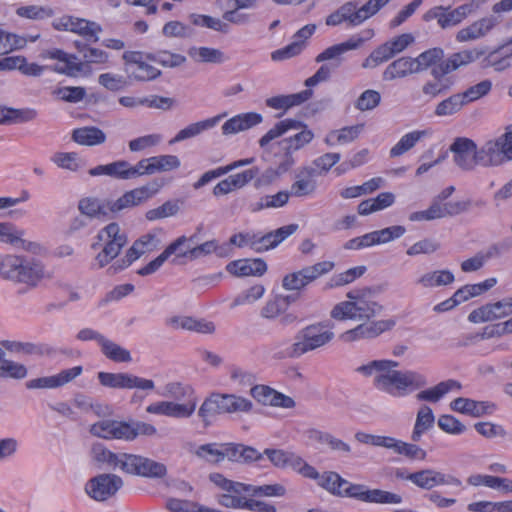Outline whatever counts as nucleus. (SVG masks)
<instances>
[{"instance_id": "14", "label": "nucleus", "mask_w": 512, "mask_h": 512, "mask_svg": "<svg viewBox=\"0 0 512 512\" xmlns=\"http://www.w3.org/2000/svg\"><path fill=\"white\" fill-rule=\"evenodd\" d=\"M475 8L473 3L463 4L452 10L450 7L435 6L423 15V20L426 22L437 20L442 29H447L461 23Z\"/></svg>"}, {"instance_id": "6", "label": "nucleus", "mask_w": 512, "mask_h": 512, "mask_svg": "<svg viewBox=\"0 0 512 512\" xmlns=\"http://www.w3.org/2000/svg\"><path fill=\"white\" fill-rule=\"evenodd\" d=\"M44 274L43 264L35 258L19 255L0 257V276L3 279L35 286Z\"/></svg>"}, {"instance_id": "55", "label": "nucleus", "mask_w": 512, "mask_h": 512, "mask_svg": "<svg viewBox=\"0 0 512 512\" xmlns=\"http://www.w3.org/2000/svg\"><path fill=\"white\" fill-rule=\"evenodd\" d=\"M164 396L171 397L175 400H184L189 402L192 399H198L194 389L189 385H183L179 382H170L165 385Z\"/></svg>"}, {"instance_id": "29", "label": "nucleus", "mask_w": 512, "mask_h": 512, "mask_svg": "<svg viewBox=\"0 0 512 512\" xmlns=\"http://www.w3.org/2000/svg\"><path fill=\"white\" fill-rule=\"evenodd\" d=\"M263 122V116L257 112H246L237 114L228 119L222 125V134L225 136L234 135L249 130Z\"/></svg>"}, {"instance_id": "30", "label": "nucleus", "mask_w": 512, "mask_h": 512, "mask_svg": "<svg viewBox=\"0 0 512 512\" xmlns=\"http://www.w3.org/2000/svg\"><path fill=\"white\" fill-rule=\"evenodd\" d=\"M479 55L477 51H461L451 55L445 61H442L431 70L433 77H444L445 75L457 70L459 67L474 61Z\"/></svg>"}, {"instance_id": "23", "label": "nucleus", "mask_w": 512, "mask_h": 512, "mask_svg": "<svg viewBox=\"0 0 512 512\" xmlns=\"http://www.w3.org/2000/svg\"><path fill=\"white\" fill-rule=\"evenodd\" d=\"M405 232L403 226H388L379 231L367 233L361 237H356L345 243V249H360L375 244L389 242L395 238H399Z\"/></svg>"}, {"instance_id": "64", "label": "nucleus", "mask_w": 512, "mask_h": 512, "mask_svg": "<svg viewBox=\"0 0 512 512\" xmlns=\"http://www.w3.org/2000/svg\"><path fill=\"white\" fill-rule=\"evenodd\" d=\"M51 161L59 168L77 171L80 167V159L75 152H57L51 157Z\"/></svg>"}, {"instance_id": "56", "label": "nucleus", "mask_w": 512, "mask_h": 512, "mask_svg": "<svg viewBox=\"0 0 512 512\" xmlns=\"http://www.w3.org/2000/svg\"><path fill=\"white\" fill-rule=\"evenodd\" d=\"M151 168L149 172H167L180 167V159L175 155H159L149 158Z\"/></svg>"}, {"instance_id": "48", "label": "nucleus", "mask_w": 512, "mask_h": 512, "mask_svg": "<svg viewBox=\"0 0 512 512\" xmlns=\"http://www.w3.org/2000/svg\"><path fill=\"white\" fill-rule=\"evenodd\" d=\"M333 268L334 263L331 261H322L315 263L314 265L302 268L298 272L301 277L303 287L305 288L308 284L312 283L320 276L329 273Z\"/></svg>"}, {"instance_id": "12", "label": "nucleus", "mask_w": 512, "mask_h": 512, "mask_svg": "<svg viewBox=\"0 0 512 512\" xmlns=\"http://www.w3.org/2000/svg\"><path fill=\"white\" fill-rule=\"evenodd\" d=\"M512 161V124L494 142H488L485 150L482 149V164L499 166Z\"/></svg>"}, {"instance_id": "17", "label": "nucleus", "mask_w": 512, "mask_h": 512, "mask_svg": "<svg viewBox=\"0 0 512 512\" xmlns=\"http://www.w3.org/2000/svg\"><path fill=\"white\" fill-rule=\"evenodd\" d=\"M124 467V473L146 478H162L167 473V468L163 463L136 454L128 455Z\"/></svg>"}, {"instance_id": "57", "label": "nucleus", "mask_w": 512, "mask_h": 512, "mask_svg": "<svg viewBox=\"0 0 512 512\" xmlns=\"http://www.w3.org/2000/svg\"><path fill=\"white\" fill-rule=\"evenodd\" d=\"M443 56L444 51L441 48H431L420 53L416 58H413L418 73L435 65Z\"/></svg>"}, {"instance_id": "19", "label": "nucleus", "mask_w": 512, "mask_h": 512, "mask_svg": "<svg viewBox=\"0 0 512 512\" xmlns=\"http://www.w3.org/2000/svg\"><path fill=\"white\" fill-rule=\"evenodd\" d=\"M40 56L43 59L55 60L56 63L47 68L59 74L76 76L83 70V63L76 55L66 53L61 49L43 50Z\"/></svg>"}, {"instance_id": "36", "label": "nucleus", "mask_w": 512, "mask_h": 512, "mask_svg": "<svg viewBox=\"0 0 512 512\" xmlns=\"http://www.w3.org/2000/svg\"><path fill=\"white\" fill-rule=\"evenodd\" d=\"M435 415L432 409L427 405H422L416 415L414 428L411 434L413 442H419L424 433L428 432L434 427Z\"/></svg>"}, {"instance_id": "32", "label": "nucleus", "mask_w": 512, "mask_h": 512, "mask_svg": "<svg viewBox=\"0 0 512 512\" xmlns=\"http://www.w3.org/2000/svg\"><path fill=\"white\" fill-rule=\"evenodd\" d=\"M226 114H219L214 117L201 120L195 123H191L188 126L181 129L173 139L170 140V144L178 143L190 138H194L201 133L214 128Z\"/></svg>"}, {"instance_id": "11", "label": "nucleus", "mask_w": 512, "mask_h": 512, "mask_svg": "<svg viewBox=\"0 0 512 512\" xmlns=\"http://www.w3.org/2000/svg\"><path fill=\"white\" fill-rule=\"evenodd\" d=\"M340 496L376 504H400L402 502V497L399 494L381 489H368L365 485L353 484L349 481L347 484H343Z\"/></svg>"}, {"instance_id": "24", "label": "nucleus", "mask_w": 512, "mask_h": 512, "mask_svg": "<svg viewBox=\"0 0 512 512\" xmlns=\"http://www.w3.org/2000/svg\"><path fill=\"white\" fill-rule=\"evenodd\" d=\"M198 399L189 402L177 403L172 401H159L146 407L149 414L167 416L172 418H189L195 412Z\"/></svg>"}, {"instance_id": "21", "label": "nucleus", "mask_w": 512, "mask_h": 512, "mask_svg": "<svg viewBox=\"0 0 512 512\" xmlns=\"http://www.w3.org/2000/svg\"><path fill=\"white\" fill-rule=\"evenodd\" d=\"M0 243L35 255L45 251L40 243L25 238V231L17 229L16 226H0Z\"/></svg>"}, {"instance_id": "54", "label": "nucleus", "mask_w": 512, "mask_h": 512, "mask_svg": "<svg viewBox=\"0 0 512 512\" xmlns=\"http://www.w3.org/2000/svg\"><path fill=\"white\" fill-rule=\"evenodd\" d=\"M232 244H226L225 246H218L215 240H208L203 243H199L198 236L196 237V243L191 250V258H199L203 255L216 252L219 256H226L230 246Z\"/></svg>"}, {"instance_id": "7", "label": "nucleus", "mask_w": 512, "mask_h": 512, "mask_svg": "<svg viewBox=\"0 0 512 512\" xmlns=\"http://www.w3.org/2000/svg\"><path fill=\"white\" fill-rule=\"evenodd\" d=\"M126 243L127 236L120 230L119 226H104L91 244L92 249H101L95 257L94 265L98 269L105 267L118 256Z\"/></svg>"}, {"instance_id": "40", "label": "nucleus", "mask_w": 512, "mask_h": 512, "mask_svg": "<svg viewBox=\"0 0 512 512\" xmlns=\"http://www.w3.org/2000/svg\"><path fill=\"white\" fill-rule=\"evenodd\" d=\"M92 452L96 462L125 471L124 462L127 461L129 453H114L100 444L94 445Z\"/></svg>"}, {"instance_id": "35", "label": "nucleus", "mask_w": 512, "mask_h": 512, "mask_svg": "<svg viewBox=\"0 0 512 512\" xmlns=\"http://www.w3.org/2000/svg\"><path fill=\"white\" fill-rule=\"evenodd\" d=\"M461 389V384L457 380L448 379L442 381L432 388L422 390L416 395L418 401H427L436 403L450 391H458Z\"/></svg>"}, {"instance_id": "34", "label": "nucleus", "mask_w": 512, "mask_h": 512, "mask_svg": "<svg viewBox=\"0 0 512 512\" xmlns=\"http://www.w3.org/2000/svg\"><path fill=\"white\" fill-rule=\"evenodd\" d=\"M362 131L363 124L346 126L341 129L332 130L326 134L324 143L330 147L346 145L356 140Z\"/></svg>"}, {"instance_id": "60", "label": "nucleus", "mask_w": 512, "mask_h": 512, "mask_svg": "<svg viewBox=\"0 0 512 512\" xmlns=\"http://www.w3.org/2000/svg\"><path fill=\"white\" fill-rule=\"evenodd\" d=\"M510 315L505 299L482 305V321H492Z\"/></svg>"}, {"instance_id": "20", "label": "nucleus", "mask_w": 512, "mask_h": 512, "mask_svg": "<svg viewBox=\"0 0 512 512\" xmlns=\"http://www.w3.org/2000/svg\"><path fill=\"white\" fill-rule=\"evenodd\" d=\"M480 98V83L470 87L463 93L453 94L439 102L435 108L438 117L452 116L458 113L465 105Z\"/></svg>"}, {"instance_id": "52", "label": "nucleus", "mask_w": 512, "mask_h": 512, "mask_svg": "<svg viewBox=\"0 0 512 512\" xmlns=\"http://www.w3.org/2000/svg\"><path fill=\"white\" fill-rule=\"evenodd\" d=\"M27 376V368L20 363L5 358V352L1 350L0 377L23 379Z\"/></svg>"}, {"instance_id": "39", "label": "nucleus", "mask_w": 512, "mask_h": 512, "mask_svg": "<svg viewBox=\"0 0 512 512\" xmlns=\"http://www.w3.org/2000/svg\"><path fill=\"white\" fill-rule=\"evenodd\" d=\"M313 171L312 168H305L303 172L296 176L295 181L291 185V195L305 197L315 192L317 184L312 175Z\"/></svg>"}, {"instance_id": "42", "label": "nucleus", "mask_w": 512, "mask_h": 512, "mask_svg": "<svg viewBox=\"0 0 512 512\" xmlns=\"http://www.w3.org/2000/svg\"><path fill=\"white\" fill-rule=\"evenodd\" d=\"M145 58L150 62L161 65L164 68H178L186 62V57L179 53L169 50H158L155 52L145 53Z\"/></svg>"}, {"instance_id": "2", "label": "nucleus", "mask_w": 512, "mask_h": 512, "mask_svg": "<svg viewBox=\"0 0 512 512\" xmlns=\"http://www.w3.org/2000/svg\"><path fill=\"white\" fill-rule=\"evenodd\" d=\"M330 321L309 324L294 336V342L282 351V358L298 359L303 355L321 349L335 338Z\"/></svg>"}, {"instance_id": "62", "label": "nucleus", "mask_w": 512, "mask_h": 512, "mask_svg": "<svg viewBox=\"0 0 512 512\" xmlns=\"http://www.w3.org/2000/svg\"><path fill=\"white\" fill-rule=\"evenodd\" d=\"M161 75V71L145 59L131 70V77L137 81H152Z\"/></svg>"}, {"instance_id": "47", "label": "nucleus", "mask_w": 512, "mask_h": 512, "mask_svg": "<svg viewBox=\"0 0 512 512\" xmlns=\"http://www.w3.org/2000/svg\"><path fill=\"white\" fill-rule=\"evenodd\" d=\"M262 454L267 456L272 465L279 469H292L298 456V454L292 451L271 448H266Z\"/></svg>"}, {"instance_id": "9", "label": "nucleus", "mask_w": 512, "mask_h": 512, "mask_svg": "<svg viewBox=\"0 0 512 512\" xmlns=\"http://www.w3.org/2000/svg\"><path fill=\"white\" fill-rule=\"evenodd\" d=\"M209 480L223 491L233 493H246L250 496L282 497L286 489L281 484L254 486L227 479L220 473H211Z\"/></svg>"}, {"instance_id": "27", "label": "nucleus", "mask_w": 512, "mask_h": 512, "mask_svg": "<svg viewBox=\"0 0 512 512\" xmlns=\"http://www.w3.org/2000/svg\"><path fill=\"white\" fill-rule=\"evenodd\" d=\"M81 373L82 367L75 366L69 369L62 370L56 375L31 379L28 382H26V387L28 389L57 388L71 382Z\"/></svg>"}, {"instance_id": "15", "label": "nucleus", "mask_w": 512, "mask_h": 512, "mask_svg": "<svg viewBox=\"0 0 512 512\" xmlns=\"http://www.w3.org/2000/svg\"><path fill=\"white\" fill-rule=\"evenodd\" d=\"M406 480L424 490H431L442 485L462 487V482L457 477L431 468L409 473Z\"/></svg>"}, {"instance_id": "37", "label": "nucleus", "mask_w": 512, "mask_h": 512, "mask_svg": "<svg viewBox=\"0 0 512 512\" xmlns=\"http://www.w3.org/2000/svg\"><path fill=\"white\" fill-rule=\"evenodd\" d=\"M72 139L79 145L97 146L106 141V134L98 127L84 126L73 130Z\"/></svg>"}, {"instance_id": "61", "label": "nucleus", "mask_w": 512, "mask_h": 512, "mask_svg": "<svg viewBox=\"0 0 512 512\" xmlns=\"http://www.w3.org/2000/svg\"><path fill=\"white\" fill-rule=\"evenodd\" d=\"M278 151L274 153L275 166L280 169V172L288 173L296 164L297 160L295 153L290 151L287 147L277 143Z\"/></svg>"}, {"instance_id": "43", "label": "nucleus", "mask_w": 512, "mask_h": 512, "mask_svg": "<svg viewBox=\"0 0 512 512\" xmlns=\"http://www.w3.org/2000/svg\"><path fill=\"white\" fill-rule=\"evenodd\" d=\"M101 31L102 27L98 23L73 16L70 32L78 34L88 41L97 42Z\"/></svg>"}, {"instance_id": "44", "label": "nucleus", "mask_w": 512, "mask_h": 512, "mask_svg": "<svg viewBox=\"0 0 512 512\" xmlns=\"http://www.w3.org/2000/svg\"><path fill=\"white\" fill-rule=\"evenodd\" d=\"M310 94L311 93L304 91L291 95H278L266 99V105L272 109L285 111L306 101Z\"/></svg>"}, {"instance_id": "45", "label": "nucleus", "mask_w": 512, "mask_h": 512, "mask_svg": "<svg viewBox=\"0 0 512 512\" xmlns=\"http://www.w3.org/2000/svg\"><path fill=\"white\" fill-rule=\"evenodd\" d=\"M190 58L197 63L220 64L225 61L224 53L212 47H191L188 50Z\"/></svg>"}, {"instance_id": "41", "label": "nucleus", "mask_w": 512, "mask_h": 512, "mask_svg": "<svg viewBox=\"0 0 512 512\" xmlns=\"http://www.w3.org/2000/svg\"><path fill=\"white\" fill-rule=\"evenodd\" d=\"M110 200H101L96 197H85L79 201L78 208L80 212L89 217H109L111 211L108 209Z\"/></svg>"}, {"instance_id": "59", "label": "nucleus", "mask_w": 512, "mask_h": 512, "mask_svg": "<svg viewBox=\"0 0 512 512\" xmlns=\"http://www.w3.org/2000/svg\"><path fill=\"white\" fill-rule=\"evenodd\" d=\"M366 339H373L380 336L382 333L390 331L396 325V321L392 318L382 319L377 321H368L362 323Z\"/></svg>"}, {"instance_id": "8", "label": "nucleus", "mask_w": 512, "mask_h": 512, "mask_svg": "<svg viewBox=\"0 0 512 512\" xmlns=\"http://www.w3.org/2000/svg\"><path fill=\"white\" fill-rule=\"evenodd\" d=\"M297 226H281L275 231L265 235L258 236L255 234H236L230 238V244L238 247H249L255 252L261 253L269 249L275 248L284 239L293 234Z\"/></svg>"}, {"instance_id": "31", "label": "nucleus", "mask_w": 512, "mask_h": 512, "mask_svg": "<svg viewBox=\"0 0 512 512\" xmlns=\"http://www.w3.org/2000/svg\"><path fill=\"white\" fill-rule=\"evenodd\" d=\"M226 270L235 276H261L267 270V265L262 259H239L230 262Z\"/></svg>"}, {"instance_id": "26", "label": "nucleus", "mask_w": 512, "mask_h": 512, "mask_svg": "<svg viewBox=\"0 0 512 512\" xmlns=\"http://www.w3.org/2000/svg\"><path fill=\"white\" fill-rule=\"evenodd\" d=\"M454 161L463 170H471L477 164V145L472 140L459 137L450 146Z\"/></svg>"}, {"instance_id": "22", "label": "nucleus", "mask_w": 512, "mask_h": 512, "mask_svg": "<svg viewBox=\"0 0 512 512\" xmlns=\"http://www.w3.org/2000/svg\"><path fill=\"white\" fill-rule=\"evenodd\" d=\"M361 6L356 1H348L326 17V25L339 26L346 23L349 27H357L366 21Z\"/></svg>"}, {"instance_id": "38", "label": "nucleus", "mask_w": 512, "mask_h": 512, "mask_svg": "<svg viewBox=\"0 0 512 512\" xmlns=\"http://www.w3.org/2000/svg\"><path fill=\"white\" fill-rule=\"evenodd\" d=\"M429 130H413L404 134L390 149V157H399L414 148L423 138L430 136Z\"/></svg>"}, {"instance_id": "49", "label": "nucleus", "mask_w": 512, "mask_h": 512, "mask_svg": "<svg viewBox=\"0 0 512 512\" xmlns=\"http://www.w3.org/2000/svg\"><path fill=\"white\" fill-rule=\"evenodd\" d=\"M100 348L103 355L113 362L128 363L132 361L131 354L127 349L108 338H105Z\"/></svg>"}, {"instance_id": "4", "label": "nucleus", "mask_w": 512, "mask_h": 512, "mask_svg": "<svg viewBox=\"0 0 512 512\" xmlns=\"http://www.w3.org/2000/svg\"><path fill=\"white\" fill-rule=\"evenodd\" d=\"M292 130L297 132L280 140L279 145L287 147L293 153L305 148L315 137L307 124L294 119H284L277 122L259 139L260 148L266 150L271 141Z\"/></svg>"}, {"instance_id": "10", "label": "nucleus", "mask_w": 512, "mask_h": 512, "mask_svg": "<svg viewBox=\"0 0 512 512\" xmlns=\"http://www.w3.org/2000/svg\"><path fill=\"white\" fill-rule=\"evenodd\" d=\"M162 188L160 181L154 180L146 185L126 191L117 199H109L111 216L139 206L154 197Z\"/></svg>"}, {"instance_id": "18", "label": "nucleus", "mask_w": 512, "mask_h": 512, "mask_svg": "<svg viewBox=\"0 0 512 512\" xmlns=\"http://www.w3.org/2000/svg\"><path fill=\"white\" fill-rule=\"evenodd\" d=\"M374 35L375 33L373 29H364L359 34L351 36L346 41L332 45L323 50L319 55H317L316 62L340 60L343 54L360 48L365 42L371 40Z\"/></svg>"}, {"instance_id": "63", "label": "nucleus", "mask_w": 512, "mask_h": 512, "mask_svg": "<svg viewBox=\"0 0 512 512\" xmlns=\"http://www.w3.org/2000/svg\"><path fill=\"white\" fill-rule=\"evenodd\" d=\"M195 454L211 463L223 461V444L208 443L198 447Z\"/></svg>"}, {"instance_id": "53", "label": "nucleus", "mask_w": 512, "mask_h": 512, "mask_svg": "<svg viewBox=\"0 0 512 512\" xmlns=\"http://www.w3.org/2000/svg\"><path fill=\"white\" fill-rule=\"evenodd\" d=\"M196 237L197 234H194L190 237L181 236L173 241L170 245H168L164 252L168 258L173 254H175L177 257H183L187 255L191 257V250L196 243Z\"/></svg>"}, {"instance_id": "33", "label": "nucleus", "mask_w": 512, "mask_h": 512, "mask_svg": "<svg viewBox=\"0 0 512 512\" xmlns=\"http://www.w3.org/2000/svg\"><path fill=\"white\" fill-rule=\"evenodd\" d=\"M412 57H400L391 62L383 72V79L393 81L418 73Z\"/></svg>"}, {"instance_id": "58", "label": "nucleus", "mask_w": 512, "mask_h": 512, "mask_svg": "<svg viewBox=\"0 0 512 512\" xmlns=\"http://www.w3.org/2000/svg\"><path fill=\"white\" fill-rule=\"evenodd\" d=\"M317 483L327 491L340 495L343 484H347V480L342 478L338 473L329 471L322 475L320 474Z\"/></svg>"}, {"instance_id": "46", "label": "nucleus", "mask_w": 512, "mask_h": 512, "mask_svg": "<svg viewBox=\"0 0 512 512\" xmlns=\"http://www.w3.org/2000/svg\"><path fill=\"white\" fill-rule=\"evenodd\" d=\"M454 275L449 270H436L423 274L417 283L424 288L446 286L454 281Z\"/></svg>"}, {"instance_id": "25", "label": "nucleus", "mask_w": 512, "mask_h": 512, "mask_svg": "<svg viewBox=\"0 0 512 512\" xmlns=\"http://www.w3.org/2000/svg\"><path fill=\"white\" fill-rule=\"evenodd\" d=\"M470 202L468 200L457 201L446 205L434 201L431 206L423 211L413 212L409 216L412 222L432 221L442 218L446 214H457L467 209Z\"/></svg>"}, {"instance_id": "28", "label": "nucleus", "mask_w": 512, "mask_h": 512, "mask_svg": "<svg viewBox=\"0 0 512 512\" xmlns=\"http://www.w3.org/2000/svg\"><path fill=\"white\" fill-rule=\"evenodd\" d=\"M315 30L316 25L314 24H308L302 27L294 35V41L292 43L271 53L272 60L282 61L298 55L303 49L305 40L311 37Z\"/></svg>"}, {"instance_id": "1", "label": "nucleus", "mask_w": 512, "mask_h": 512, "mask_svg": "<svg viewBox=\"0 0 512 512\" xmlns=\"http://www.w3.org/2000/svg\"><path fill=\"white\" fill-rule=\"evenodd\" d=\"M397 366L398 362L393 360H373L359 366L356 371L364 376L380 372L374 378V386L395 397L405 396L408 392L423 388L428 384L426 377L419 372L392 370Z\"/></svg>"}, {"instance_id": "51", "label": "nucleus", "mask_w": 512, "mask_h": 512, "mask_svg": "<svg viewBox=\"0 0 512 512\" xmlns=\"http://www.w3.org/2000/svg\"><path fill=\"white\" fill-rule=\"evenodd\" d=\"M394 57V54L388 44L385 42L375 48L368 57L362 62V68L374 69L379 65L389 61Z\"/></svg>"}, {"instance_id": "16", "label": "nucleus", "mask_w": 512, "mask_h": 512, "mask_svg": "<svg viewBox=\"0 0 512 512\" xmlns=\"http://www.w3.org/2000/svg\"><path fill=\"white\" fill-rule=\"evenodd\" d=\"M98 380L101 385L114 389L153 390L155 384L150 379L138 377L130 373L99 372Z\"/></svg>"}, {"instance_id": "13", "label": "nucleus", "mask_w": 512, "mask_h": 512, "mask_svg": "<svg viewBox=\"0 0 512 512\" xmlns=\"http://www.w3.org/2000/svg\"><path fill=\"white\" fill-rule=\"evenodd\" d=\"M123 486L120 476L112 473L99 474L87 481L85 492L95 501H105L113 497Z\"/></svg>"}, {"instance_id": "5", "label": "nucleus", "mask_w": 512, "mask_h": 512, "mask_svg": "<svg viewBox=\"0 0 512 512\" xmlns=\"http://www.w3.org/2000/svg\"><path fill=\"white\" fill-rule=\"evenodd\" d=\"M253 403L249 399L229 393H211L201 404L198 416L204 426L211 425L216 416L221 414L249 413Z\"/></svg>"}, {"instance_id": "3", "label": "nucleus", "mask_w": 512, "mask_h": 512, "mask_svg": "<svg viewBox=\"0 0 512 512\" xmlns=\"http://www.w3.org/2000/svg\"><path fill=\"white\" fill-rule=\"evenodd\" d=\"M348 300L337 303L330 317L338 321H369L380 315L382 305L375 301L370 290H353L347 293Z\"/></svg>"}, {"instance_id": "50", "label": "nucleus", "mask_w": 512, "mask_h": 512, "mask_svg": "<svg viewBox=\"0 0 512 512\" xmlns=\"http://www.w3.org/2000/svg\"><path fill=\"white\" fill-rule=\"evenodd\" d=\"M189 19L195 26L209 28L224 34L230 32V25L220 18L193 13L189 16Z\"/></svg>"}]
</instances>
